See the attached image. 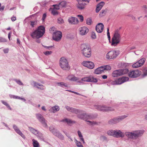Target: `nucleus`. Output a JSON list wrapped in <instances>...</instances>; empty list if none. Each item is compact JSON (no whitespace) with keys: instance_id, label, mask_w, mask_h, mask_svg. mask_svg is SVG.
Instances as JSON below:
<instances>
[{"instance_id":"obj_13","label":"nucleus","mask_w":147,"mask_h":147,"mask_svg":"<svg viewBox=\"0 0 147 147\" xmlns=\"http://www.w3.org/2000/svg\"><path fill=\"white\" fill-rule=\"evenodd\" d=\"M96 117L93 114H86L85 116V121H87L89 123L88 124L90 125H92L96 124V123L94 121H88V120H91L94 118Z\"/></svg>"},{"instance_id":"obj_53","label":"nucleus","mask_w":147,"mask_h":147,"mask_svg":"<svg viewBox=\"0 0 147 147\" xmlns=\"http://www.w3.org/2000/svg\"><path fill=\"white\" fill-rule=\"evenodd\" d=\"M52 53L51 51H47L44 52V53L46 55H51Z\"/></svg>"},{"instance_id":"obj_46","label":"nucleus","mask_w":147,"mask_h":147,"mask_svg":"<svg viewBox=\"0 0 147 147\" xmlns=\"http://www.w3.org/2000/svg\"><path fill=\"white\" fill-rule=\"evenodd\" d=\"M19 85H23V83L20 80H17L16 79L14 80Z\"/></svg>"},{"instance_id":"obj_49","label":"nucleus","mask_w":147,"mask_h":147,"mask_svg":"<svg viewBox=\"0 0 147 147\" xmlns=\"http://www.w3.org/2000/svg\"><path fill=\"white\" fill-rule=\"evenodd\" d=\"M52 13L53 15H55L58 14V12L56 9L53 8L52 11Z\"/></svg>"},{"instance_id":"obj_63","label":"nucleus","mask_w":147,"mask_h":147,"mask_svg":"<svg viewBox=\"0 0 147 147\" xmlns=\"http://www.w3.org/2000/svg\"><path fill=\"white\" fill-rule=\"evenodd\" d=\"M100 139L104 140H106L107 139V138L104 136H102L100 137Z\"/></svg>"},{"instance_id":"obj_8","label":"nucleus","mask_w":147,"mask_h":147,"mask_svg":"<svg viewBox=\"0 0 147 147\" xmlns=\"http://www.w3.org/2000/svg\"><path fill=\"white\" fill-rule=\"evenodd\" d=\"M111 67L109 65L102 66L97 68L94 71V73L97 74H100L103 73L105 71L110 70Z\"/></svg>"},{"instance_id":"obj_12","label":"nucleus","mask_w":147,"mask_h":147,"mask_svg":"<svg viewBox=\"0 0 147 147\" xmlns=\"http://www.w3.org/2000/svg\"><path fill=\"white\" fill-rule=\"evenodd\" d=\"M36 117L39 121L42 123L44 127L46 128L48 126L46 121L45 119L41 114L39 113L36 114Z\"/></svg>"},{"instance_id":"obj_29","label":"nucleus","mask_w":147,"mask_h":147,"mask_svg":"<svg viewBox=\"0 0 147 147\" xmlns=\"http://www.w3.org/2000/svg\"><path fill=\"white\" fill-rule=\"evenodd\" d=\"M34 84L35 87L41 90H43L45 88V87L40 84L36 82H34Z\"/></svg>"},{"instance_id":"obj_18","label":"nucleus","mask_w":147,"mask_h":147,"mask_svg":"<svg viewBox=\"0 0 147 147\" xmlns=\"http://www.w3.org/2000/svg\"><path fill=\"white\" fill-rule=\"evenodd\" d=\"M65 108L69 111L78 114L80 113V111L78 109H75L68 106H65Z\"/></svg>"},{"instance_id":"obj_51","label":"nucleus","mask_w":147,"mask_h":147,"mask_svg":"<svg viewBox=\"0 0 147 147\" xmlns=\"http://www.w3.org/2000/svg\"><path fill=\"white\" fill-rule=\"evenodd\" d=\"M53 6L54 7V8L56 10L59 9L60 7L59 4L58 5H54Z\"/></svg>"},{"instance_id":"obj_57","label":"nucleus","mask_w":147,"mask_h":147,"mask_svg":"<svg viewBox=\"0 0 147 147\" xmlns=\"http://www.w3.org/2000/svg\"><path fill=\"white\" fill-rule=\"evenodd\" d=\"M76 144L77 146L78 147H83V146L81 144V143L80 142H78Z\"/></svg>"},{"instance_id":"obj_33","label":"nucleus","mask_w":147,"mask_h":147,"mask_svg":"<svg viewBox=\"0 0 147 147\" xmlns=\"http://www.w3.org/2000/svg\"><path fill=\"white\" fill-rule=\"evenodd\" d=\"M54 135L57 137L61 140H63L64 139V137L58 131H57L54 134Z\"/></svg>"},{"instance_id":"obj_2","label":"nucleus","mask_w":147,"mask_h":147,"mask_svg":"<svg viewBox=\"0 0 147 147\" xmlns=\"http://www.w3.org/2000/svg\"><path fill=\"white\" fill-rule=\"evenodd\" d=\"M45 28L43 26H39L37 29L33 32L31 36L33 38H38L41 37L45 33Z\"/></svg>"},{"instance_id":"obj_32","label":"nucleus","mask_w":147,"mask_h":147,"mask_svg":"<svg viewBox=\"0 0 147 147\" xmlns=\"http://www.w3.org/2000/svg\"><path fill=\"white\" fill-rule=\"evenodd\" d=\"M61 121L64 122V123H67L68 124H70L72 123H76V122L74 121H73L70 119L65 118L62 119Z\"/></svg>"},{"instance_id":"obj_6","label":"nucleus","mask_w":147,"mask_h":147,"mask_svg":"<svg viewBox=\"0 0 147 147\" xmlns=\"http://www.w3.org/2000/svg\"><path fill=\"white\" fill-rule=\"evenodd\" d=\"M59 66L63 70H68L70 69L67 60L64 57H61L59 60Z\"/></svg>"},{"instance_id":"obj_56","label":"nucleus","mask_w":147,"mask_h":147,"mask_svg":"<svg viewBox=\"0 0 147 147\" xmlns=\"http://www.w3.org/2000/svg\"><path fill=\"white\" fill-rule=\"evenodd\" d=\"M109 29L108 28L107 29V36L109 40L110 41L111 39V37L110 35V33L109 32Z\"/></svg>"},{"instance_id":"obj_10","label":"nucleus","mask_w":147,"mask_h":147,"mask_svg":"<svg viewBox=\"0 0 147 147\" xmlns=\"http://www.w3.org/2000/svg\"><path fill=\"white\" fill-rule=\"evenodd\" d=\"M94 107L95 109L103 111H112L114 110V109L112 107H106L104 106L96 105L94 106Z\"/></svg>"},{"instance_id":"obj_11","label":"nucleus","mask_w":147,"mask_h":147,"mask_svg":"<svg viewBox=\"0 0 147 147\" xmlns=\"http://www.w3.org/2000/svg\"><path fill=\"white\" fill-rule=\"evenodd\" d=\"M81 80L84 82L96 83L97 82L96 78L92 76H90L82 78Z\"/></svg>"},{"instance_id":"obj_45","label":"nucleus","mask_w":147,"mask_h":147,"mask_svg":"<svg viewBox=\"0 0 147 147\" xmlns=\"http://www.w3.org/2000/svg\"><path fill=\"white\" fill-rule=\"evenodd\" d=\"M57 21L58 23L59 24H62L64 22L63 20L61 18H59L57 19Z\"/></svg>"},{"instance_id":"obj_59","label":"nucleus","mask_w":147,"mask_h":147,"mask_svg":"<svg viewBox=\"0 0 147 147\" xmlns=\"http://www.w3.org/2000/svg\"><path fill=\"white\" fill-rule=\"evenodd\" d=\"M9 51V49L8 48H6L3 49V51L5 53H8Z\"/></svg>"},{"instance_id":"obj_41","label":"nucleus","mask_w":147,"mask_h":147,"mask_svg":"<svg viewBox=\"0 0 147 147\" xmlns=\"http://www.w3.org/2000/svg\"><path fill=\"white\" fill-rule=\"evenodd\" d=\"M121 71V75L127 74L128 72V70L127 69H120Z\"/></svg>"},{"instance_id":"obj_17","label":"nucleus","mask_w":147,"mask_h":147,"mask_svg":"<svg viewBox=\"0 0 147 147\" xmlns=\"http://www.w3.org/2000/svg\"><path fill=\"white\" fill-rule=\"evenodd\" d=\"M28 128L29 131L38 137H40L41 136L42 134L37 130L30 127H29Z\"/></svg>"},{"instance_id":"obj_21","label":"nucleus","mask_w":147,"mask_h":147,"mask_svg":"<svg viewBox=\"0 0 147 147\" xmlns=\"http://www.w3.org/2000/svg\"><path fill=\"white\" fill-rule=\"evenodd\" d=\"M13 127L16 132L17 134L20 135L24 139H25L26 138V137L21 132L16 125H13Z\"/></svg>"},{"instance_id":"obj_54","label":"nucleus","mask_w":147,"mask_h":147,"mask_svg":"<svg viewBox=\"0 0 147 147\" xmlns=\"http://www.w3.org/2000/svg\"><path fill=\"white\" fill-rule=\"evenodd\" d=\"M91 37L93 39H95L96 38V36L95 33L94 32H92L91 33Z\"/></svg>"},{"instance_id":"obj_58","label":"nucleus","mask_w":147,"mask_h":147,"mask_svg":"<svg viewBox=\"0 0 147 147\" xmlns=\"http://www.w3.org/2000/svg\"><path fill=\"white\" fill-rule=\"evenodd\" d=\"M47 15L46 13H44L43 15L42 20L43 21H45V20L46 17Z\"/></svg>"},{"instance_id":"obj_52","label":"nucleus","mask_w":147,"mask_h":147,"mask_svg":"<svg viewBox=\"0 0 147 147\" xmlns=\"http://www.w3.org/2000/svg\"><path fill=\"white\" fill-rule=\"evenodd\" d=\"M77 17L79 18L81 22H82L83 21L84 18L82 15H78Z\"/></svg>"},{"instance_id":"obj_3","label":"nucleus","mask_w":147,"mask_h":147,"mask_svg":"<svg viewBox=\"0 0 147 147\" xmlns=\"http://www.w3.org/2000/svg\"><path fill=\"white\" fill-rule=\"evenodd\" d=\"M81 52L84 57L89 58L91 55V49L89 46L85 44H82L81 45Z\"/></svg>"},{"instance_id":"obj_36","label":"nucleus","mask_w":147,"mask_h":147,"mask_svg":"<svg viewBox=\"0 0 147 147\" xmlns=\"http://www.w3.org/2000/svg\"><path fill=\"white\" fill-rule=\"evenodd\" d=\"M80 111V113L78 114V117L80 119H83L85 120V116L86 113L85 114H79L81 112V111Z\"/></svg>"},{"instance_id":"obj_38","label":"nucleus","mask_w":147,"mask_h":147,"mask_svg":"<svg viewBox=\"0 0 147 147\" xmlns=\"http://www.w3.org/2000/svg\"><path fill=\"white\" fill-rule=\"evenodd\" d=\"M1 102L3 105L6 106L9 109L11 110V107L7 102L3 100H1Z\"/></svg>"},{"instance_id":"obj_15","label":"nucleus","mask_w":147,"mask_h":147,"mask_svg":"<svg viewBox=\"0 0 147 147\" xmlns=\"http://www.w3.org/2000/svg\"><path fill=\"white\" fill-rule=\"evenodd\" d=\"M62 36V33L61 32L56 31L54 33L53 38L54 40L58 41L60 40Z\"/></svg>"},{"instance_id":"obj_62","label":"nucleus","mask_w":147,"mask_h":147,"mask_svg":"<svg viewBox=\"0 0 147 147\" xmlns=\"http://www.w3.org/2000/svg\"><path fill=\"white\" fill-rule=\"evenodd\" d=\"M11 20L12 21H14L16 20V18L15 16H12L11 18Z\"/></svg>"},{"instance_id":"obj_1","label":"nucleus","mask_w":147,"mask_h":147,"mask_svg":"<svg viewBox=\"0 0 147 147\" xmlns=\"http://www.w3.org/2000/svg\"><path fill=\"white\" fill-rule=\"evenodd\" d=\"M45 28L43 26H39L37 29L33 32L31 36L33 38H38L41 37L45 33Z\"/></svg>"},{"instance_id":"obj_9","label":"nucleus","mask_w":147,"mask_h":147,"mask_svg":"<svg viewBox=\"0 0 147 147\" xmlns=\"http://www.w3.org/2000/svg\"><path fill=\"white\" fill-rule=\"evenodd\" d=\"M119 54L118 51H109L106 55V58L108 59H113L116 58Z\"/></svg>"},{"instance_id":"obj_22","label":"nucleus","mask_w":147,"mask_h":147,"mask_svg":"<svg viewBox=\"0 0 147 147\" xmlns=\"http://www.w3.org/2000/svg\"><path fill=\"white\" fill-rule=\"evenodd\" d=\"M104 28V26L103 24L100 23L96 26V30L97 32L100 33L102 32Z\"/></svg>"},{"instance_id":"obj_44","label":"nucleus","mask_w":147,"mask_h":147,"mask_svg":"<svg viewBox=\"0 0 147 147\" xmlns=\"http://www.w3.org/2000/svg\"><path fill=\"white\" fill-rule=\"evenodd\" d=\"M7 42V40L5 38L0 37V42Z\"/></svg>"},{"instance_id":"obj_50","label":"nucleus","mask_w":147,"mask_h":147,"mask_svg":"<svg viewBox=\"0 0 147 147\" xmlns=\"http://www.w3.org/2000/svg\"><path fill=\"white\" fill-rule=\"evenodd\" d=\"M37 22L36 21H31L30 24L32 27H34L36 25Z\"/></svg>"},{"instance_id":"obj_43","label":"nucleus","mask_w":147,"mask_h":147,"mask_svg":"<svg viewBox=\"0 0 147 147\" xmlns=\"http://www.w3.org/2000/svg\"><path fill=\"white\" fill-rule=\"evenodd\" d=\"M66 4L65 1H62L59 3L60 7H65Z\"/></svg>"},{"instance_id":"obj_16","label":"nucleus","mask_w":147,"mask_h":147,"mask_svg":"<svg viewBox=\"0 0 147 147\" xmlns=\"http://www.w3.org/2000/svg\"><path fill=\"white\" fill-rule=\"evenodd\" d=\"M82 64L84 66L90 69H93L94 66V63L89 61H84Z\"/></svg>"},{"instance_id":"obj_5","label":"nucleus","mask_w":147,"mask_h":147,"mask_svg":"<svg viewBox=\"0 0 147 147\" xmlns=\"http://www.w3.org/2000/svg\"><path fill=\"white\" fill-rule=\"evenodd\" d=\"M107 134L109 136H113L116 138H123L124 136V133L120 130L111 129L107 131Z\"/></svg>"},{"instance_id":"obj_37","label":"nucleus","mask_w":147,"mask_h":147,"mask_svg":"<svg viewBox=\"0 0 147 147\" xmlns=\"http://www.w3.org/2000/svg\"><path fill=\"white\" fill-rule=\"evenodd\" d=\"M107 9L102 10L100 13L99 16L101 17L104 16L107 13Z\"/></svg>"},{"instance_id":"obj_27","label":"nucleus","mask_w":147,"mask_h":147,"mask_svg":"<svg viewBox=\"0 0 147 147\" xmlns=\"http://www.w3.org/2000/svg\"><path fill=\"white\" fill-rule=\"evenodd\" d=\"M78 3V4L77 5L78 7L81 9H82L84 8V6L86 4L82 2L81 0H77Z\"/></svg>"},{"instance_id":"obj_4","label":"nucleus","mask_w":147,"mask_h":147,"mask_svg":"<svg viewBox=\"0 0 147 147\" xmlns=\"http://www.w3.org/2000/svg\"><path fill=\"white\" fill-rule=\"evenodd\" d=\"M121 40V36L118 30H116L112 38L111 45L113 46H117Z\"/></svg>"},{"instance_id":"obj_48","label":"nucleus","mask_w":147,"mask_h":147,"mask_svg":"<svg viewBox=\"0 0 147 147\" xmlns=\"http://www.w3.org/2000/svg\"><path fill=\"white\" fill-rule=\"evenodd\" d=\"M92 21L90 18H88L86 20V24L88 25H90L91 24Z\"/></svg>"},{"instance_id":"obj_28","label":"nucleus","mask_w":147,"mask_h":147,"mask_svg":"<svg viewBox=\"0 0 147 147\" xmlns=\"http://www.w3.org/2000/svg\"><path fill=\"white\" fill-rule=\"evenodd\" d=\"M125 135L128 138L132 139L134 138V131L131 132H126L125 134Z\"/></svg>"},{"instance_id":"obj_34","label":"nucleus","mask_w":147,"mask_h":147,"mask_svg":"<svg viewBox=\"0 0 147 147\" xmlns=\"http://www.w3.org/2000/svg\"><path fill=\"white\" fill-rule=\"evenodd\" d=\"M56 84L58 86L61 87L63 88L64 87H67L68 86L67 84H65L63 82H57Z\"/></svg>"},{"instance_id":"obj_24","label":"nucleus","mask_w":147,"mask_h":147,"mask_svg":"<svg viewBox=\"0 0 147 147\" xmlns=\"http://www.w3.org/2000/svg\"><path fill=\"white\" fill-rule=\"evenodd\" d=\"M128 80L129 78L126 77L119 78L116 80L117 85L121 84L124 82L128 81Z\"/></svg>"},{"instance_id":"obj_31","label":"nucleus","mask_w":147,"mask_h":147,"mask_svg":"<svg viewBox=\"0 0 147 147\" xmlns=\"http://www.w3.org/2000/svg\"><path fill=\"white\" fill-rule=\"evenodd\" d=\"M120 76H121L120 69L114 71L112 74V76L114 77H117Z\"/></svg>"},{"instance_id":"obj_20","label":"nucleus","mask_w":147,"mask_h":147,"mask_svg":"<svg viewBox=\"0 0 147 147\" xmlns=\"http://www.w3.org/2000/svg\"><path fill=\"white\" fill-rule=\"evenodd\" d=\"M68 22L71 24H77L79 22L78 19L75 17H71L68 19Z\"/></svg>"},{"instance_id":"obj_7","label":"nucleus","mask_w":147,"mask_h":147,"mask_svg":"<svg viewBox=\"0 0 147 147\" xmlns=\"http://www.w3.org/2000/svg\"><path fill=\"white\" fill-rule=\"evenodd\" d=\"M127 116V115H125L118 116L110 119L108 121V123L110 124H116L121 121L122 120L126 118Z\"/></svg>"},{"instance_id":"obj_40","label":"nucleus","mask_w":147,"mask_h":147,"mask_svg":"<svg viewBox=\"0 0 147 147\" xmlns=\"http://www.w3.org/2000/svg\"><path fill=\"white\" fill-rule=\"evenodd\" d=\"M141 66L140 64V63H139L138 61L132 65V67L133 68H136Z\"/></svg>"},{"instance_id":"obj_61","label":"nucleus","mask_w":147,"mask_h":147,"mask_svg":"<svg viewBox=\"0 0 147 147\" xmlns=\"http://www.w3.org/2000/svg\"><path fill=\"white\" fill-rule=\"evenodd\" d=\"M78 135L79 138L80 137H82V135L81 132L80 131H78Z\"/></svg>"},{"instance_id":"obj_23","label":"nucleus","mask_w":147,"mask_h":147,"mask_svg":"<svg viewBox=\"0 0 147 147\" xmlns=\"http://www.w3.org/2000/svg\"><path fill=\"white\" fill-rule=\"evenodd\" d=\"M144 131L143 130L134 131V138H136L141 136Z\"/></svg>"},{"instance_id":"obj_42","label":"nucleus","mask_w":147,"mask_h":147,"mask_svg":"<svg viewBox=\"0 0 147 147\" xmlns=\"http://www.w3.org/2000/svg\"><path fill=\"white\" fill-rule=\"evenodd\" d=\"M145 59L144 58H143L141 59L139 61H138V62L139 63H140V65L142 66V65L145 62Z\"/></svg>"},{"instance_id":"obj_19","label":"nucleus","mask_w":147,"mask_h":147,"mask_svg":"<svg viewBox=\"0 0 147 147\" xmlns=\"http://www.w3.org/2000/svg\"><path fill=\"white\" fill-rule=\"evenodd\" d=\"M79 34L81 35H85L88 32V29L86 27L83 26L79 28Z\"/></svg>"},{"instance_id":"obj_39","label":"nucleus","mask_w":147,"mask_h":147,"mask_svg":"<svg viewBox=\"0 0 147 147\" xmlns=\"http://www.w3.org/2000/svg\"><path fill=\"white\" fill-rule=\"evenodd\" d=\"M49 129L50 131L54 135L57 131L56 129H55L53 127H50Z\"/></svg>"},{"instance_id":"obj_64","label":"nucleus","mask_w":147,"mask_h":147,"mask_svg":"<svg viewBox=\"0 0 147 147\" xmlns=\"http://www.w3.org/2000/svg\"><path fill=\"white\" fill-rule=\"evenodd\" d=\"M4 6H2L0 7V11H2L4 10Z\"/></svg>"},{"instance_id":"obj_25","label":"nucleus","mask_w":147,"mask_h":147,"mask_svg":"<svg viewBox=\"0 0 147 147\" xmlns=\"http://www.w3.org/2000/svg\"><path fill=\"white\" fill-rule=\"evenodd\" d=\"M105 4V3L104 2L102 1L97 5L96 9V13H98L99 11L104 5Z\"/></svg>"},{"instance_id":"obj_60","label":"nucleus","mask_w":147,"mask_h":147,"mask_svg":"<svg viewBox=\"0 0 147 147\" xmlns=\"http://www.w3.org/2000/svg\"><path fill=\"white\" fill-rule=\"evenodd\" d=\"M117 81H116V80H115L111 81V84L113 85H117Z\"/></svg>"},{"instance_id":"obj_30","label":"nucleus","mask_w":147,"mask_h":147,"mask_svg":"<svg viewBox=\"0 0 147 147\" xmlns=\"http://www.w3.org/2000/svg\"><path fill=\"white\" fill-rule=\"evenodd\" d=\"M67 78L69 80L73 81H77L79 79L78 78L73 75H69Z\"/></svg>"},{"instance_id":"obj_35","label":"nucleus","mask_w":147,"mask_h":147,"mask_svg":"<svg viewBox=\"0 0 147 147\" xmlns=\"http://www.w3.org/2000/svg\"><path fill=\"white\" fill-rule=\"evenodd\" d=\"M32 141L33 142V145L34 147H39V144L37 140L34 139H33L32 140Z\"/></svg>"},{"instance_id":"obj_47","label":"nucleus","mask_w":147,"mask_h":147,"mask_svg":"<svg viewBox=\"0 0 147 147\" xmlns=\"http://www.w3.org/2000/svg\"><path fill=\"white\" fill-rule=\"evenodd\" d=\"M142 9L144 10V11L146 13H147V6L144 5H143L142 7Z\"/></svg>"},{"instance_id":"obj_55","label":"nucleus","mask_w":147,"mask_h":147,"mask_svg":"<svg viewBox=\"0 0 147 147\" xmlns=\"http://www.w3.org/2000/svg\"><path fill=\"white\" fill-rule=\"evenodd\" d=\"M143 77H144L147 75V69H145L143 70Z\"/></svg>"},{"instance_id":"obj_26","label":"nucleus","mask_w":147,"mask_h":147,"mask_svg":"<svg viewBox=\"0 0 147 147\" xmlns=\"http://www.w3.org/2000/svg\"><path fill=\"white\" fill-rule=\"evenodd\" d=\"M59 110V107L58 106L56 105L50 108L49 111L51 113H55Z\"/></svg>"},{"instance_id":"obj_14","label":"nucleus","mask_w":147,"mask_h":147,"mask_svg":"<svg viewBox=\"0 0 147 147\" xmlns=\"http://www.w3.org/2000/svg\"><path fill=\"white\" fill-rule=\"evenodd\" d=\"M141 71L138 70L131 71L128 74L129 76L131 78H136L139 76L141 74Z\"/></svg>"}]
</instances>
